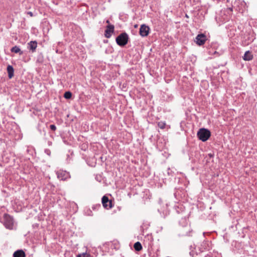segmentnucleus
I'll return each mask as SVG.
<instances>
[{
    "mask_svg": "<svg viewBox=\"0 0 257 257\" xmlns=\"http://www.w3.org/2000/svg\"><path fill=\"white\" fill-rule=\"evenodd\" d=\"M206 36L203 34H198L196 37V43L197 45L201 46L203 45L206 41Z\"/></svg>",
    "mask_w": 257,
    "mask_h": 257,
    "instance_id": "nucleus-5",
    "label": "nucleus"
},
{
    "mask_svg": "<svg viewBox=\"0 0 257 257\" xmlns=\"http://www.w3.org/2000/svg\"><path fill=\"white\" fill-rule=\"evenodd\" d=\"M64 97L66 99H70L72 97V93L70 91H67L65 92Z\"/></svg>",
    "mask_w": 257,
    "mask_h": 257,
    "instance_id": "nucleus-16",
    "label": "nucleus"
},
{
    "mask_svg": "<svg viewBox=\"0 0 257 257\" xmlns=\"http://www.w3.org/2000/svg\"><path fill=\"white\" fill-rule=\"evenodd\" d=\"M114 27L113 25H108L106 26V30L104 32V36L107 38H109L111 36L112 33H113Z\"/></svg>",
    "mask_w": 257,
    "mask_h": 257,
    "instance_id": "nucleus-7",
    "label": "nucleus"
},
{
    "mask_svg": "<svg viewBox=\"0 0 257 257\" xmlns=\"http://www.w3.org/2000/svg\"><path fill=\"white\" fill-rule=\"evenodd\" d=\"M134 247L136 251H140L142 249V246L139 241H137L134 245Z\"/></svg>",
    "mask_w": 257,
    "mask_h": 257,
    "instance_id": "nucleus-14",
    "label": "nucleus"
},
{
    "mask_svg": "<svg viewBox=\"0 0 257 257\" xmlns=\"http://www.w3.org/2000/svg\"><path fill=\"white\" fill-rule=\"evenodd\" d=\"M242 58L245 61H250L253 59V55L251 52L247 51L245 52Z\"/></svg>",
    "mask_w": 257,
    "mask_h": 257,
    "instance_id": "nucleus-11",
    "label": "nucleus"
},
{
    "mask_svg": "<svg viewBox=\"0 0 257 257\" xmlns=\"http://www.w3.org/2000/svg\"><path fill=\"white\" fill-rule=\"evenodd\" d=\"M37 47V42L36 41H30L28 44V49L34 52Z\"/></svg>",
    "mask_w": 257,
    "mask_h": 257,
    "instance_id": "nucleus-9",
    "label": "nucleus"
},
{
    "mask_svg": "<svg viewBox=\"0 0 257 257\" xmlns=\"http://www.w3.org/2000/svg\"><path fill=\"white\" fill-rule=\"evenodd\" d=\"M57 178L61 180H66L70 178V175L68 172L62 170L56 172Z\"/></svg>",
    "mask_w": 257,
    "mask_h": 257,
    "instance_id": "nucleus-4",
    "label": "nucleus"
},
{
    "mask_svg": "<svg viewBox=\"0 0 257 257\" xmlns=\"http://www.w3.org/2000/svg\"><path fill=\"white\" fill-rule=\"evenodd\" d=\"M210 132L206 128H200L197 133V137L202 142L206 141L210 137Z\"/></svg>",
    "mask_w": 257,
    "mask_h": 257,
    "instance_id": "nucleus-3",
    "label": "nucleus"
},
{
    "mask_svg": "<svg viewBox=\"0 0 257 257\" xmlns=\"http://www.w3.org/2000/svg\"><path fill=\"white\" fill-rule=\"evenodd\" d=\"M205 257H213V256H211V255H207L205 256Z\"/></svg>",
    "mask_w": 257,
    "mask_h": 257,
    "instance_id": "nucleus-20",
    "label": "nucleus"
},
{
    "mask_svg": "<svg viewBox=\"0 0 257 257\" xmlns=\"http://www.w3.org/2000/svg\"><path fill=\"white\" fill-rule=\"evenodd\" d=\"M1 221L8 229L12 230L14 229V221L13 218L7 213H5L3 217L1 218Z\"/></svg>",
    "mask_w": 257,
    "mask_h": 257,
    "instance_id": "nucleus-1",
    "label": "nucleus"
},
{
    "mask_svg": "<svg viewBox=\"0 0 257 257\" xmlns=\"http://www.w3.org/2000/svg\"><path fill=\"white\" fill-rule=\"evenodd\" d=\"M106 22V23H107L108 24H109V20H107Z\"/></svg>",
    "mask_w": 257,
    "mask_h": 257,
    "instance_id": "nucleus-21",
    "label": "nucleus"
},
{
    "mask_svg": "<svg viewBox=\"0 0 257 257\" xmlns=\"http://www.w3.org/2000/svg\"><path fill=\"white\" fill-rule=\"evenodd\" d=\"M102 204L104 208L109 209L112 208V201L109 200L108 198L106 196H103L102 198Z\"/></svg>",
    "mask_w": 257,
    "mask_h": 257,
    "instance_id": "nucleus-6",
    "label": "nucleus"
},
{
    "mask_svg": "<svg viewBox=\"0 0 257 257\" xmlns=\"http://www.w3.org/2000/svg\"><path fill=\"white\" fill-rule=\"evenodd\" d=\"M149 30L150 28L148 26L142 25L140 29V34L142 37H146L149 34Z\"/></svg>",
    "mask_w": 257,
    "mask_h": 257,
    "instance_id": "nucleus-8",
    "label": "nucleus"
},
{
    "mask_svg": "<svg viewBox=\"0 0 257 257\" xmlns=\"http://www.w3.org/2000/svg\"><path fill=\"white\" fill-rule=\"evenodd\" d=\"M28 14L29 15H30L31 17H32V16H33V13H32V12H29L28 13Z\"/></svg>",
    "mask_w": 257,
    "mask_h": 257,
    "instance_id": "nucleus-19",
    "label": "nucleus"
},
{
    "mask_svg": "<svg viewBox=\"0 0 257 257\" xmlns=\"http://www.w3.org/2000/svg\"><path fill=\"white\" fill-rule=\"evenodd\" d=\"M7 71L8 73V76L9 78H12L14 76V68L12 66L9 65L7 67Z\"/></svg>",
    "mask_w": 257,
    "mask_h": 257,
    "instance_id": "nucleus-12",
    "label": "nucleus"
},
{
    "mask_svg": "<svg viewBox=\"0 0 257 257\" xmlns=\"http://www.w3.org/2000/svg\"><path fill=\"white\" fill-rule=\"evenodd\" d=\"M13 257H26V253L23 250L19 249L14 252Z\"/></svg>",
    "mask_w": 257,
    "mask_h": 257,
    "instance_id": "nucleus-10",
    "label": "nucleus"
},
{
    "mask_svg": "<svg viewBox=\"0 0 257 257\" xmlns=\"http://www.w3.org/2000/svg\"><path fill=\"white\" fill-rule=\"evenodd\" d=\"M50 128L53 131H55L56 130V126L54 124H51L50 125Z\"/></svg>",
    "mask_w": 257,
    "mask_h": 257,
    "instance_id": "nucleus-18",
    "label": "nucleus"
},
{
    "mask_svg": "<svg viewBox=\"0 0 257 257\" xmlns=\"http://www.w3.org/2000/svg\"><path fill=\"white\" fill-rule=\"evenodd\" d=\"M158 126L161 128V129H164L165 128L166 126V123L164 121H159L158 123Z\"/></svg>",
    "mask_w": 257,
    "mask_h": 257,
    "instance_id": "nucleus-15",
    "label": "nucleus"
},
{
    "mask_svg": "<svg viewBox=\"0 0 257 257\" xmlns=\"http://www.w3.org/2000/svg\"><path fill=\"white\" fill-rule=\"evenodd\" d=\"M11 51L12 52L19 53L20 55L23 54V52L21 51L20 48L17 46H15L12 47L11 49Z\"/></svg>",
    "mask_w": 257,
    "mask_h": 257,
    "instance_id": "nucleus-13",
    "label": "nucleus"
},
{
    "mask_svg": "<svg viewBox=\"0 0 257 257\" xmlns=\"http://www.w3.org/2000/svg\"><path fill=\"white\" fill-rule=\"evenodd\" d=\"M90 254L86 253H83L82 254H79L77 255V257H90Z\"/></svg>",
    "mask_w": 257,
    "mask_h": 257,
    "instance_id": "nucleus-17",
    "label": "nucleus"
},
{
    "mask_svg": "<svg viewBox=\"0 0 257 257\" xmlns=\"http://www.w3.org/2000/svg\"><path fill=\"white\" fill-rule=\"evenodd\" d=\"M128 35L125 33H122L116 38V43L121 47L124 46L128 42Z\"/></svg>",
    "mask_w": 257,
    "mask_h": 257,
    "instance_id": "nucleus-2",
    "label": "nucleus"
},
{
    "mask_svg": "<svg viewBox=\"0 0 257 257\" xmlns=\"http://www.w3.org/2000/svg\"><path fill=\"white\" fill-rule=\"evenodd\" d=\"M98 206H99V207H100V206H100V204H99V205H98Z\"/></svg>",
    "mask_w": 257,
    "mask_h": 257,
    "instance_id": "nucleus-22",
    "label": "nucleus"
}]
</instances>
